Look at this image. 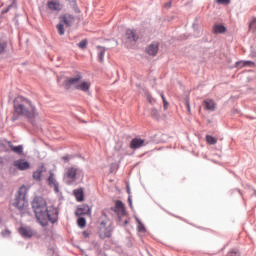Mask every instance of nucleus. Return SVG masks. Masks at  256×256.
<instances>
[{
    "label": "nucleus",
    "instance_id": "nucleus-49",
    "mask_svg": "<svg viewBox=\"0 0 256 256\" xmlns=\"http://www.w3.org/2000/svg\"><path fill=\"white\" fill-rule=\"evenodd\" d=\"M192 27L193 29H196L198 27L197 23H193Z\"/></svg>",
    "mask_w": 256,
    "mask_h": 256
},
{
    "label": "nucleus",
    "instance_id": "nucleus-12",
    "mask_svg": "<svg viewBox=\"0 0 256 256\" xmlns=\"http://www.w3.org/2000/svg\"><path fill=\"white\" fill-rule=\"evenodd\" d=\"M14 167H17L19 171H27V169L31 167V164H29V162L25 159H18L14 161Z\"/></svg>",
    "mask_w": 256,
    "mask_h": 256
},
{
    "label": "nucleus",
    "instance_id": "nucleus-53",
    "mask_svg": "<svg viewBox=\"0 0 256 256\" xmlns=\"http://www.w3.org/2000/svg\"><path fill=\"white\" fill-rule=\"evenodd\" d=\"M0 223H1V219H0Z\"/></svg>",
    "mask_w": 256,
    "mask_h": 256
},
{
    "label": "nucleus",
    "instance_id": "nucleus-47",
    "mask_svg": "<svg viewBox=\"0 0 256 256\" xmlns=\"http://www.w3.org/2000/svg\"><path fill=\"white\" fill-rule=\"evenodd\" d=\"M83 236H84V237H89V233H87V231H84V232H83Z\"/></svg>",
    "mask_w": 256,
    "mask_h": 256
},
{
    "label": "nucleus",
    "instance_id": "nucleus-11",
    "mask_svg": "<svg viewBox=\"0 0 256 256\" xmlns=\"http://www.w3.org/2000/svg\"><path fill=\"white\" fill-rule=\"evenodd\" d=\"M145 145L147 144L145 143L144 139L133 138L130 142V149H133L134 151H136V149H141V147H145Z\"/></svg>",
    "mask_w": 256,
    "mask_h": 256
},
{
    "label": "nucleus",
    "instance_id": "nucleus-21",
    "mask_svg": "<svg viewBox=\"0 0 256 256\" xmlns=\"http://www.w3.org/2000/svg\"><path fill=\"white\" fill-rule=\"evenodd\" d=\"M96 48L98 51V61H100V63H103L105 59V51H107V49L103 46H97Z\"/></svg>",
    "mask_w": 256,
    "mask_h": 256
},
{
    "label": "nucleus",
    "instance_id": "nucleus-7",
    "mask_svg": "<svg viewBox=\"0 0 256 256\" xmlns=\"http://www.w3.org/2000/svg\"><path fill=\"white\" fill-rule=\"evenodd\" d=\"M111 211H114V213H117L119 221H121V217L119 215H126L125 212V204L121 200H117L115 202V207L111 208Z\"/></svg>",
    "mask_w": 256,
    "mask_h": 256
},
{
    "label": "nucleus",
    "instance_id": "nucleus-34",
    "mask_svg": "<svg viewBox=\"0 0 256 256\" xmlns=\"http://www.w3.org/2000/svg\"><path fill=\"white\" fill-rule=\"evenodd\" d=\"M227 256H241V253L239 252V250L233 249L227 254Z\"/></svg>",
    "mask_w": 256,
    "mask_h": 256
},
{
    "label": "nucleus",
    "instance_id": "nucleus-50",
    "mask_svg": "<svg viewBox=\"0 0 256 256\" xmlns=\"http://www.w3.org/2000/svg\"><path fill=\"white\" fill-rule=\"evenodd\" d=\"M248 119H256V117L253 116H246Z\"/></svg>",
    "mask_w": 256,
    "mask_h": 256
},
{
    "label": "nucleus",
    "instance_id": "nucleus-20",
    "mask_svg": "<svg viewBox=\"0 0 256 256\" xmlns=\"http://www.w3.org/2000/svg\"><path fill=\"white\" fill-rule=\"evenodd\" d=\"M255 65V62L250 61V60H242V61H238L236 62V67H238V69H241L242 67H253Z\"/></svg>",
    "mask_w": 256,
    "mask_h": 256
},
{
    "label": "nucleus",
    "instance_id": "nucleus-4",
    "mask_svg": "<svg viewBox=\"0 0 256 256\" xmlns=\"http://www.w3.org/2000/svg\"><path fill=\"white\" fill-rule=\"evenodd\" d=\"M98 223H100V235L103 236L104 239H111V235H113V225L109 223V216H107V210L102 211L101 217L98 219Z\"/></svg>",
    "mask_w": 256,
    "mask_h": 256
},
{
    "label": "nucleus",
    "instance_id": "nucleus-5",
    "mask_svg": "<svg viewBox=\"0 0 256 256\" xmlns=\"http://www.w3.org/2000/svg\"><path fill=\"white\" fill-rule=\"evenodd\" d=\"M18 232L23 239H31V237H34V235L37 234V232L29 226H21Z\"/></svg>",
    "mask_w": 256,
    "mask_h": 256
},
{
    "label": "nucleus",
    "instance_id": "nucleus-46",
    "mask_svg": "<svg viewBox=\"0 0 256 256\" xmlns=\"http://www.w3.org/2000/svg\"><path fill=\"white\" fill-rule=\"evenodd\" d=\"M148 101L149 103L153 104V99L151 98V96H148Z\"/></svg>",
    "mask_w": 256,
    "mask_h": 256
},
{
    "label": "nucleus",
    "instance_id": "nucleus-40",
    "mask_svg": "<svg viewBox=\"0 0 256 256\" xmlns=\"http://www.w3.org/2000/svg\"><path fill=\"white\" fill-rule=\"evenodd\" d=\"M70 159H73V156H71V155H66V156H63V157H62V160H63L65 163H69Z\"/></svg>",
    "mask_w": 256,
    "mask_h": 256
},
{
    "label": "nucleus",
    "instance_id": "nucleus-32",
    "mask_svg": "<svg viewBox=\"0 0 256 256\" xmlns=\"http://www.w3.org/2000/svg\"><path fill=\"white\" fill-rule=\"evenodd\" d=\"M249 29H250V31L255 33V31H256V18H253L252 21L250 22Z\"/></svg>",
    "mask_w": 256,
    "mask_h": 256
},
{
    "label": "nucleus",
    "instance_id": "nucleus-36",
    "mask_svg": "<svg viewBox=\"0 0 256 256\" xmlns=\"http://www.w3.org/2000/svg\"><path fill=\"white\" fill-rule=\"evenodd\" d=\"M216 3H218V5H229L231 0H216Z\"/></svg>",
    "mask_w": 256,
    "mask_h": 256
},
{
    "label": "nucleus",
    "instance_id": "nucleus-27",
    "mask_svg": "<svg viewBox=\"0 0 256 256\" xmlns=\"http://www.w3.org/2000/svg\"><path fill=\"white\" fill-rule=\"evenodd\" d=\"M11 9H17V2L15 0L6 9L2 10V12H1L2 15H5V13H9V11H11Z\"/></svg>",
    "mask_w": 256,
    "mask_h": 256
},
{
    "label": "nucleus",
    "instance_id": "nucleus-19",
    "mask_svg": "<svg viewBox=\"0 0 256 256\" xmlns=\"http://www.w3.org/2000/svg\"><path fill=\"white\" fill-rule=\"evenodd\" d=\"M91 87V83L89 82H82L80 84H76L75 89L78 91H83L84 93H87Z\"/></svg>",
    "mask_w": 256,
    "mask_h": 256
},
{
    "label": "nucleus",
    "instance_id": "nucleus-13",
    "mask_svg": "<svg viewBox=\"0 0 256 256\" xmlns=\"http://www.w3.org/2000/svg\"><path fill=\"white\" fill-rule=\"evenodd\" d=\"M126 38L128 39V41H130V43H137L139 41V35L137 34V30L127 29Z\"/></svg>",
    "mask_w": 256,
    "mask_h": 256
},
{
    "label": "nucleus",
    "instance_id": "nucleus-1",
    "mask_svg": "<svg viewBox=\"0 0 256 256\" xmlns=\"http://www.w3.org/2000/svg\"><path fill=\"white\" fill-rule=\"evenodd\" d=\"M31 205L35 217L42 227H47L49 222L55 225L59 221V210L55 206H47V201L43 197H34Z\"/></svg>",
    "mask_w": 256,
    "mask_h": 256
},
{
    "label": "nucleus",
    "instance_id": "nucleus-23",
    "mask_svg": "<svg viewBox=\"0 0 256 256\" xmlns=\"http://www.w3.org/2000/svg\"><path fill=\"white\" fill-rule=\"evenodd\" d=\"M225 31H227V28H225L222 24H216L213 27V33H215L216 35L223 34L225 33Z\"/></svg>",
    "mask_w": 256,
    "mask_h": 256
},
{
    "label": "nucleus",
    "instance_id": "nucleus-24",
    "mask_svg": "<svg viewBox=\"0 0 256 256\" xmlns=\"http://www.w3.org/2000/svg\"><path fill=\"white\" fill-rule=\"evenodd\" d=\"M41 175H43V167L38 168L36 171H34L33 179H35V181H41Z\"/></svg>",
    "mask_w": 256,
    "mask_h": 256
},
{
    "label": "nucleus",
    "instance_id": "nucleus-41",
    "mask_svg": "<svg viewBox=\"0 0 256 256\" xmlns=\"http://www.w3.org/2000/svg\"><path fill=\"white\" fill-rule=\"evenodd\" d=\"M245 189H250V191H253V194L256 195V190L253 189V188H251V186L246 185V186H245Z\"/></svg>",
    "mask_w": 256,
    "mask_h": 256
},
{
    "label": "nucleus",
    "instance_id": "nucleus-2",
    "mask_svg": "<svg viewBox=\"0 0 256 256\" xmlns=\"http://www.w3.org/2000/svg\"><path fill=\"white\" fill-rule=\"evenodd\" d=\"M13 103L14 113L11 121L15 123V121H19V117H26L29 123L35 125V118L38 117L39 111H37V107L33 102L23 96H17Z\"/></svg>",
    "mask_w": 256,
    "mask_h": 256
},
{
    "label": "nucleus",
    "instance_id": "nucleus-3",
    "mask_svg": "<svg viewBox=\"0 0 256 256\" xmlns=\"http://www.w3.org/2000/svg\"><path fill=\"white\" fill-rule=\"evenodd\" d=\"M29 188L27 186L22 185L18 191L14 195V199L12 201L13 207L18 209V211H24L26 207L29 205V201H27V192Z\"/></svg>",
    "mask_w": 256,
    "mask_h": 256
},
{
    "label": "nucleus",
    "instance_id": "nucleus-30",
    "mask_svg": "<svg viewBox=\"0 0 256 256\" xmlns=\"http://www.w3.org/2000/svg\"><path fill=\"white\" fill-rule=\"evenodd\" d=\"M136 221L138 223V231L140 233H145V231H146L145 224H143V222H141V220H139V218H136Z\"/></svg>",
    "mask_w": 256,
    "mask_h": 256
},
{
    "label": "nucleus",
    "instance_id": "nucleus-9",
    "mask_svg": "<svg viewBox=\"0 0 256 256\" xmlns=\"http://www.w3.org/2000/svg\"><path fill=\"white\" fill-rule=\"evenodd\" d=\"M60 23L66 25V27H71L75 23V16L71 14H64L59 17Z\"/></svg>",
    "mask_w": 256,
    "mask_h": 256
},
{
    "label": "nucleus",
    "instance_id": "nucleus-17",
    "mask_svg": "<svg viewBox=\"0 0 256 256\" xmlns=\"http://www.w3.org/2000/svg\"><path fill=\"white\" fill-rule=\"evenodd\" d=\"M7 144L10 147L11 151L17 153V155H23V145L15 146L11 141H7Z\"/></svg>",
    "mask_w": 256,
    "mask_h": 256
},
{
    "label": "nucleus",
    "instance_id": "nucleus-43",
    "mask_svg": "<svg viewBox=\"0 0 256 256\" xmlns=\"http://www.w3.org/2000/svg\"><path fill=\"white\" fill-rule=\"evenodd\" d=\"M234 191H237V193H239V195L242 197V199H245V198L243 197V192H241V190H239V189H234Z\"/></svg>",
    "mask_w": 256,
    "mask_h": 256
},
{
    "label": "nucleus",
    "instance_id": "nucleus-44",
    "mask_svg": "<svg viewBox=\"0 0 256 256\" xmlns=\"http://www.w3.org/2000/svg\"><path fill=\"white\" fill-rule=\"evenodd\" d=\"M2 234L5 237L6 235H11V231L5 230V232H2Z\"/></svg>",
    "mask_w": 256,
    "mask_h": 256
},
{
    "label": "nucleus",
    "instance_id": "nucleus-15",
    "mask_svg": "<svg viewBox=\"0 0 256 256\" xmlns=\"http://www.w3.org/2000/svg\"><path fill=\"white\" fill-rule=\"evenodd\" d=\"M203 105L206 109V111H215L217 109V104L213 99H207L203 101Z\"/></svg>",
    "mask_w": 256,
    "mask_h": 256
},
{
    "label": "nucleus",
    "instance_id": "nucleus-6",
    "mask_svg": "<svg viewBox=\"0 0 256 256\" xmlns=\"http://www.w3.org/2000/svg\"><path fill=\"white\" fill-rule=\"evenodd\" d=\"M78 171H79V169H77L75 167L66 168L65 177H66V179H70V181L68 182V185H71V183H74V181H77V172Z\"/></svg>",
    "mask_w": 256,
    "mask_h": 256
},
{
    "label": "nucleus",
    "instance_id": "nucleus-39",
    "mask_svg": "<svg viewBox=\"0 0 256 256\" xmlns=\"http://www.w3.org/2000/svg\"><path fill=\"white\" fill-rule=\"evenodd\" d=\"M163 103H164V109H167L169 107V102H167V99H165V95L161 94Z\"/></svg>",
    "mask_w": 256,
    "mask_h": 256
},
{
    "label": "nucleus",
    "instance_id": "nucleus-14",
    "mask_svg": "<svg viewBox=\"0 0 256 256\" xmlns=\"http://www.w3.org/2000/svg\"><path fill=\"white\" fill-rule=\"evenodd\" d=\"M83 79V76H81V74H78L76 77L74 78H69L68 80H66L65 82V87L66 89H71V85H77V83L80 82V80Z\"/></svg>",
    "mask_w": 256,
    "mask_h": 256
},
{
    "label": "nucleus",
    "instance_id": "nucleus-31",
    "mask_svg": "<svg viewBox=\"0 0 256 256\" xmlns=\"http://www.w3.org/2000/svg\"><path fill=\"white\" fill-rule=\"evenodd\" d=\"M71 7H72V9L74 10L75 13H81V10L77 6V1L76 0L71 1Z\"/></svg>",
    "mask_w": 256,
    "mask_h": 256
},
{
    "label": "nucleus",
    "instance_id": "nucleus-25",
    "mask_svg": "<svg viewBox=\"0 0 256 256\" xmlns=\"http://www.w3.org/2000/svg\"><path fill=\"white\" fill-rule=\"evenodd\" d=\"M56 29H57L59 35H61V36L65 35V24L63 22L60 21L56 25Z\"/></svg>",
    "mask_w": 256,
    "mask_h": 256
},
{
    "label": "nucleus",
    "instance_id": "nucleus-52",
    "mask_svg": "<svg viewBox=\"0 0 256 256\" xmlns=\"http://www.w3.org/2000/svg\"><path fill=\"white\" fill-rule=\"evenodd\" d=\"M0 163H3V158L2 157H0Z\"/></svg>",
    "mask_w": 256,
    "mask_h": 256
},
{
    "label": "nucleus",
    "instance_id": "nucleus-18",
    "mask_svg": "<svg viewBox=\"0 0 256 256\" xmlns=\"http://www.w3.org/2000/svg\"><path fill=\"white\" fill-rule=\"evenodd\" d=\"M91 212V209H89V206H82L77 208L75 215L76 217H81V215H89Z\"/></svg>",
    "mask_w": 256,
    "mask_h": 256
},
{
    "label": "nucleus",
    "instance_id": "nucleus-26",
    "mask_svg": "<svg viewBox=\"0 0 256 256\" xmlns=\"http://www.w3.org/2000/svg\"><path fill=\"white\" fill-rule=\"evenodd\" d=\"M150 115L152 119H156V120H159L161 117V114H159V110H157V108H151Z\"/></svg>",
    "mask_w": 256,
    "mask_h": 256
},
{
    "label": "nucleus",
    "instance_id": "nucleus-29",
    "mask_svg": "<svg viewBox=\"0 0 256 256\" xmlns=\"http://www.w3.org/2000/svg\"><path fill=\"white\" fill-rule=\"evenodd\" d=\"M206 141L208 145H217V138L211 136V135H206Z\"/></svg>",
    "mask_w": 256,
    "mask_h": 256
},
{
    "label": "nucleus",
    "instance_id": "nucleus-22",
    "mask_svg": "<svg viewBox=\"0 0 256 256\" xmlns=\"http://www.w3.org/2000/svg\"><path fill=\"white\" fill-rule=\"evenodd\" d=\"M74 197H76L77 201L81 202L85 199V194L83 193V189H75L73 191Z\"/></svg>",
    "mask_w": 256,
    "mask_h": 256
},
{
    "label": "nucleus",
    "instance_id": "nucleus-35",
    "mask_svg": "<svg viewBox=\"0 0 256 256\" xmlns=\"http://www.w3.org/2000/svg\"><path fill=\"white\" fill-rule=\"evenodd\" d=\"M5 49H7V43L0 42V55L5 52Z\"/></svg>",
    "mask_w": 256,
    "mask_h": 256
},
{
    "label": "nucleus",
    "instance_id": "nucleus-37",
    "mask_svg": "<svg viewBox=\"0 0 256 256\" xmlns=\"http://www.w3.org/2000/svg\"><path fill=\"white\" fill-rule=\"evenodd\" d=\"M185 107L189 113V115H191V103L189 102V99H186L185 101Z\"/></svg>",
    "mask_w": 256,
    "mask_h": 256
},
{
    "label": "nucleus",
    "instance_id": "nucleus-51",
    "mask_svg": "<svg viewBox=\"0 0 256 256\" xmlns=\"http://www.w3.org/2000/svg\"><path fill=\"white\" fill-rule=\"evenodd\" d=\"M128 224H129V221L125 220L124 225H128Z\"/></svg>",
    "mask_w": 256,
    "mask_h": 256
},
{
    "label": "nucleus",
    "instance_id": "nucleus-16",
    "mask_svg": "<svg viewBox=\"0 0 256 256\" xmlns=\"http://www.w3.org/2000/svg\"><path fill=\"white\" fill-rule=\"evenodd\" d=\"M48 185L52 187L56 193H59V182L53 177V173L48 177Z\"/></svg>",
    "mask_w": 256,
    "mask_h": 256
},
{
    "label": "nucleus",
    "instance_id": "nucleus-48",
    "mask_svg": "<svg viewBox=\"0 0 256 256\" xmlns=\"http://www.w3.org/2000/svg\"><path fill=\"white\" fill-rule=\"evenodd\" d=\"M127 193L128 195H131V189L129 188V186L127 187Z\"/></svg>",
    "mask_w": 256,
    "mask_h": 256
},
{
    "label": "nucleus",
    "instance_id": "nucleus-42",
    "mask_svg": "<svg viewBox=\"0 0 256 256\" xmlns=\"http://www.w3.org/2000/svg\"><path fill=\"white\" fill-rule=\"evenodd\" d=\"M128 203L130 207H133V200L131 199V196L128 197Z\"/></svg>",
    "mask_w": 256,
    "mask_h": 256
},
{
    "label": "nucleus",
    "instance_id": "nucleus-38",
    "mask_svg": "<svg viewBox=\"0 0 256 256\" xmlns=\"http://www.w3.org/2000/svg\"><path fill=\"white\" fill-rule=\"evenodd\" d=\"M114 149L115 151H121L123 149V142H117Z\"/></svg>",
    "mask_w": 256,
    "mask_h": 256
},
{
    "label": "nucleus",
    "instance_id": "nucleus-10",
    "mask_svg": "<svg viewBox=\"0 0 256 256\" xmlns=\"http://www.w3.org/2000/svg\"><path fill=\"white\" fill-rule=\"evenodd\" d=\"M146 53L151 57H156L159 53V42H152L147 48Z\"/></svg>",
    "mask_w": 256,
    "mask_h": 256
},
{
    "label": "nucleus",
    "instance_id": "nucleus-28",
    "mask_svg": "<svg viewBox=\"0 0 256 256\" xmlns=\"http://www.w3.org/2000/svg\"><path fill=\"white\" fill-rule=\"evenodd\" d=\"M77 224H78V227H80V229H83L87 225V220L85 219V217H79L77 219Z\"/></svg>",
    "mask_w": 256,
    "mask_h": 256
},
{
    "label": "nucleus",
    "instance_id": "nucleus-33",
    "mask_svg": "<svg viewBox=\"0 0 256 256\" xmlns=\"http://www.w3.org/2000/svg\"><path fill=\"white\" fill-rule=\"evenodd\" d=\"M87 43V39H83L77 44V46L79 47V49H87Z\"/></svg>",
    "mask_w": 256,
    "mask_h": 256
},
{
    "label": "nucleus",
    "instance_id": "nucleus-8",
    "mask_svg": "<svg viewBox=\"0 0 256 256\" xmlns=\"http://www.w3.org/2000/svg\"><path fill=\"white\" fill-rule=\"evenodd\" d=\"M47 7L50 11H56V13H59V11H62L63 4L59 2V0H50L47 2Z\"/></svg>",
    "mask_w": 256,
    "mask_h": 256
},
{
    "label": "nucleus",
    "instance_id": "nucleus-45",
    "mask_svg": "<svg viewBox=\"0 0 256 256\" xmlns=\"http://www.w3.org/2000/svg\"><path fill=\"white\" fill-rule=\"evenodd\" d=\"M165 7H166V9H171V2H167V3L165 4Z\"/></svg>",
    "mask_w": 256,
    "mask_h": 256
}]
</instances>
